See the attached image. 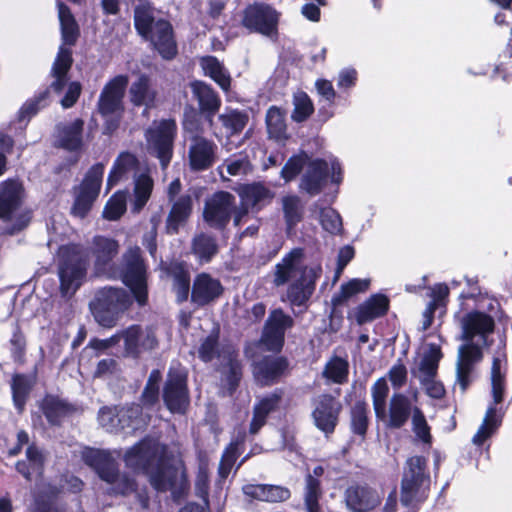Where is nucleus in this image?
<instances>
[{
	"label": "nucleus",
	"mask_w": 512,
	"mask_h": 512,
	"mask_svg": "<svg viewBox=\"0 0 512 512\" xmlns=\"http://www.w3.org/2000/svg\"><path fill=\"white\" fill-rule=\"evenodd\" d=\"M165 453L166 447L157 439L145 438L126 452L124 461L134 471L148 474L157 491H171L177 499L186 488L184 471L180 464L168 465Z\"/></svg>",
	"instance_id": "f257e3e1"
},
{
	"label": "nucleus",
	"mask_w": 512,
	"mask_h": 512,
	"mask_svg": "<svg viewBox=\"0 0 512 512\" xmlns=\"http://www.w3.org/2000/svg\"><path fill=\"white\" fill-rule=\"evenodd\" d=\"M118 250L117 241L102 236L95 237L93 255L96 272L108 278H121L130 288L139 305H144L147 302V271L140 248L130 247L124 253L121 269H117L112 263Z\"/></svg>",
	"instance_id": "f03ea898"
},
{
	"label": "nucleus",
	"mask_w": 512,
	"mask_h": 512,
	"mask_svg": "<svg viewBox=\"0 0 512 512\" xmlns=\"http://www.w3.org/2000/svg\"><path fill=\"white\" fill-rule=\"evenodd\" d=\"M460 339L464 344L458 348L456 362L457 388L463 394L472 382V373L475 365L482 359V348L488 345V337L495 328L494 315L479 310H471L464 314L460 320Z\"/></svg>",
	"instance_id": "7ed1b4c3"
},
{
	"label": "nucleus",
	"mask_w": 512,
	"mask_h": 512,
	"mask_svg": "<svg viewBox=\"0 0 512 512\" xmlns=\"http://www.w3.org/2000/svg\"><path fill=\"white\" fill-rule=\"evenodd\" d=\"M321 274L320 265H305L303 249L294 248L274 266L272 283L275 287L287 284L285 298L282 300L288 301L292 306H302L313 295L316 281Z\"/></svg>",
	"instance_id": "20e7f679"
},
{
	"label": "nucleus",
	"mask_w": 512,
	"mask_h": 512,
	"mask_svg": "<svg viewBox=\"0 0 512 512\" xmlns=\"http://www.w3.org/2000/svg\"><path fill=\"white\" fill-rule=\"evenodd\" d=\"M84 463L92 468L98 477L107 484L105 493L109 496H127L136 492V500L142 509L149 507V496L146 491H137L133 478L119 471V465L111 452L86 447L81 452Z\"/></svg>",
	"instance_id": "39448f33"
},
{
	"label": "nucleus",
	"mask_w": 512,
	"mask_h": 512,
	"mask_svg": "<svg viewBox=\"0 0 512 512\" xmlns=\"http://www.w3.org/2000/svg\"><path fill=\"white\" fill-rule=\"evenodd\" d=\"M137 32L150 41L164 59H172L177 53L171 24L160 16L159 11L145 2L134 10Z\"/></svg>",
	"instance_id": "423d86ee"
},
{
	"label": "nucleus",
	"mask_w": 512,
	"mask_h": 512,
	"mask_svg": "<svg viewBox=\"0 0 512 512\" xmlns=\"http://www.w3.org/2000/svg\"><path fill=\"white\" fill-rule=\"evenodd\" d=\"M506 371V355L503 351H499L493 357L491 368V393L493 401L489 404L483 422L472 438V442L475 445H482L501 425L503 412H501V409L497 410L496 405L503 401L506 387Z\"/></svg>",
	"instance_id": "0eeeda50"
},
{
	"label": "nucleus",
	"mask_w": 512,
	"mask_h": 512,
	"mask_svg": "<svg viewBox=\"0 0 512 512\" xmlns=\"http://www.w3.org/2000/svg\"><path fill=\"white\" fill-rule=\"evenodd\" d=\"M426 459L421 456L410 457L406 461L401 481L402 505L417 508L426 500L430 489V477L425 472Z\"/></svg>",
	"instance_id": "6e6552de"
},
{
	"label": "nucleus",
	"mask_w": 512,
	"mask_h": 512,
	"mask_svg": "<svg viewBox=\"0 0 512 512\" xmlns=\"http://www.w3.org/2000/svg\"><path fill=\"white\" fill-rule=\"evenodd\" d=\"M131 303L128 292L123 288L104 287L98 290L90 309L95 320L103 327H113L118 315Z\"/></svg>",
	"instance_id": "1a4fd4ad"
},
{
	"label": "nucleus",
	"mask_w": 512,
	"mask_h": 512,
	"mask_svg": "<svg viewBox=\"0 0 512 512\" xmlns=\"http://www.w3.org/2000/svg\"><path fill=\"white\" fill-rule=\"evenodd\" d=\"M129 78L127 75H117L103 87L98 102V112L107 119L104 133L111 134L116 130L124 106L123 98Z\"/></svg>",
	"instance_id": "9d476101"
},
{
	"label": "nucleus",
	"mask_w": 512,
	"mask_h": 512,
	"mask_svg": "<svg viewBox=\"0 0 512 512\" xmlns=\"http://www.w3.org/2000/svg\"><path fill=\"white\" fill-rule=\"evenodd\" d=\"M59 277L64 296L72 295L81 285L86 275L87 261L76 245L62 246L59 249Z\"/></svg>",
	"instance_id": "9b49d317"
},
{
	"label": "nucleus",
	"mask_w": 512,
	"mask_h": 512,
	"mask_svg": "<svg viewBox=\"0 0 512 512\" xmlns=\"http://www.w3.org/2000/svg\"><path fill=\"white\" fill-rule=\"evenodd\" d=\"M199 357L204 362L211 361L214 357L222 358L223 362V383L227 385L229 393H232L242 376L241 363L237 359V353L231 347L223 350L221 353L218 349V336L211 334L207 336L198 349Z\"/></svg>",
	"instance_id": "f8f14e48"
},
{
	"label": "nucleus",
	"mask_w": 512,
	"mask_h": 512,
	"mask_svg": "<svg viewBox=\"0 0 512 512\" xmlns=\"http://www.w3.org/2000/svg\"><path fill=\"white\" fill-rule=\"evenodd\" d=\"M176 130L175 121L166 119L153 122L145 132L147 149L159 159L162 169H166L172 159Z\"/></svg>",
	"instance_id": "ddd939ff"
},
{
	"label": "nucleus",
	"mask_w": 512,
	"mask_h": 512,
	"mask_svg": "<svg viewBox=\"0 0 512 512\" xmlns=\"http://www.w3.org/2000/svg\"><path fill=\"white\" fill-rule=\"evenodd\" d=\"M120 338L124 340L126 353L132 356H137L145 350L154 349L158 343L153 328L132 325L108 340H95L92 345L95 348H108L117 343Z\"/></svg>",
	"instance_id": "4468645a"
},
{
	"label": "nucleus",
	"mask_w": 512,
	"mask_h": 512,
	"mask_svg": "<svg viewBox=\"0 0 512 512\" xmlns=\"http://www.w3.org/2000/svg\"><path fill=\"white\" fill-rule=\"evenodd\" d=\"M104 175V165L97 163L85 174L81 184L75 188V200L72 207V214L84 218L90 211L94 201L97 199Z\"/></svg>",
	"instance_id": "2eb2a0df"
},
{
	"label": "nucleus",
	"mask_w": 512,
	"mask_h": 512,
	"mask_svg": "<svg viewBox=\"0 0 512 512\" xmlns=\"http://www.w3.org/2000/svg\"><path fill=\"white\" fill-rule=\"evenodd\" d=\"M279 14L268 4L255 2L243 11L242 25L250 32L271 37L277 31Z\"/></svg>",
	"instance_id": "dca6fc26"
},
{
	"label": "nucleus",
	"mask_w": 512,
	"mask_h": 512,
	"mask_svg": "<svg viewBox=\"0 0 512 512\" xmlns=\"http://www.w3.org/2000/svg\"><path fill=\"white\" fill-rule=\"evenodd\" d=\"M163 400L172 413H185L189 406L187 374L183 369L170 370L163 390Z\"/></svg>",
	"instance_id": "f3484780"
},
{
	"label": "nucleus",
	"mask_w": 512,
	"mask_h": 512,
	"mask_svg": "<svg viewBox=\"0 0 512 512\" xmlns=\"http://www.w3.org/2000/svg\"><path fill=\"white\" fill-rule=\"evenodd\" d=\"M233 212H237L234 195L219 191L206 200L203 217L212 228L223 229L229 223Z\"/></svg>",
	"instance_id": "a211bd4d"
},
{
	"label": "nucleus",
	"mask_w": 512,
	"mask_h": 512,
	"mask_svg": "<svg viewBox=\"0 0 512 512\" xmlns=\"http://www.w3.org/2000/svg\"><path fill=\"white\" fill-rule=\"evenodd\" d=\"M188 165L191 171L201 172L210 169L217 160V144L202 135L188 136Z\"/></svg>",
	"instance_id": "6ab92c4d"
},
{
	"label": "nucleus",
	"mask_w": 512,
	"mask_h": 512,
	"mask_svg": "<svg viewBox=\"0 0 512 512\" xmlns=\"http://www.w3.org/2000/svg\"><path fill=\"white\" fill-rule=\"evenodd\" d=\"M238 195L241 199V208L234 215V225L239 226L249 209L259 211L271 202L273 192L261 183L245 184L239 187Z\"/></svg>",
	"instance_id": "aec40b11"
},
{
	"label": "nucleus",
	"mask_w": 512,
	"mask_h": 512,
	"mask_svg": "<svg viewBox=\"0 0 512 512\" xmlns=\"http://www.w3.org/2000/svg\"><path fill=\"white\" fill-rule=\"evenodd\" d=\"M294 320L281 309L273 310L266 320L261 342L271 351H279L284 343L285 331L291 328Z\"/></svg>",
	"instance_id": "412c9836"
},
{
	"label": "nucleus",
	"mask_w": 512,
	"mask_h": 512,
	"mask_svg": "<svg viewBox=\"0 0 512 512\" xmlns=\"http://www.w3.org/2000/svg\"><path fill=\"white\" fill-rule=\"evenodd\" d=\"M223 292L224 287L218 278L209 273H199L192 283L191 303L197 307L210 305L216 302Z\"/></svg>",
	"instance_id": "4be33fe9"
},
{
	"label": "nucleus",
	"mask_w": 512,
	"mask_h": 512,
	"mask_svg": "<svg viewBox=\"0 0 512 512\" xmlns=\"http://www.w3.org/2000/svg\"><path fill=\"white\" fill-rule=\"evenodd\" d=\"M342 410V404L339 400L331 395H321L314 403L312 417L316 427L330 434L335 430L338 423V417Z\"/></svg>",
	"instance_id": "5701e85b"
},
{
	"label": "nucleus",
	"mask_w": 512,
	"mask_h": 512,
	"mask_svg": "<svg viewBox=\"0 0 512 512\" xmlns=\"http://www.w3.org/2000/svg\"><path fill=\"white\" fill-rule=\"evenodd\" d=\"M382 495L367 485H351L344 492L346 507L352 512H367L376 508Z\"/></svg>",
	"instance_id": "b1692460"
},
{
	"label": "nucleus",
	"mask_w": 512,
	"mask_h": 512,
	"mask_svg": "<svg viewBox=\"0 0 512 512\" xmlns=\"http://www.w3.org/2000/svg\"><path fill=\"white\" fill-rule=\"evenodd\" d=\"M288 369V362L279 356H266L254 362L253 376L261 386L277 382Z\"/></svg>",
	"instance_id": "393cba45"
},
{
	"label": "nucleus",
	"mask_w": 512,
	"mask_h": 512,
	"mask_svg": "<svg viewBox=\"0 0 512 512\" xmlns=\"http://www.w3.org/2000/svg\"><path fill=\"white\" fill-rule=\"evenodd\" d=\"M414 408L407 396L397 393L391 397L388 411L385 407V417L376 418L389 428L399 429L405 425L411 414L413 415Z\"/></svg>",
	"instance_id": "a878e982"
},
{
	"label": "nucleus",
	"mask_w": 512,
	"mask_h": 512,
	"mask_svg": "<svg viewBox=\"0 0 512 512\" xmlns=\"http://www.w3.org/2000/svg\"><path fill=\"white\" fill-rule=\"evenodd\" d=\"M327 175V161L321 159L311 160L301 177L299 188L310 196H315L322 191L326 183Z\"/></svg>",
	"instance_id": "bb28decb"
},
{
	"label": "nucleus",
	"mask_w": 512,
	"mask_h": 512,
	"mask_svg": "<svg viewBox=\"0 0 512 512\" xmlns=\"http://www.w3.org/2000/svg\"><path fill=\"white\" fill-rule=\"evenodd\" d=\"M144 171L135 155L129 152L121 153L115 160L107 179L108 188L122 180L135 179Z\"/></svg>",
	"instance_id": "cd10ccee"
},
{
	"label": "nucleus",
	"mask_w": 512,
	"mask_h": 512,
	"mask_svg": "<svg viewBox=\"0 0 512 512\" xmlns=\"http://www.w3.org/2000/svg\"><path fill=\"white\" fill-rule=\"evenodd\" d=\"M157 91L153 87L151 79L141 74L129 88V98L134 106L145 107V110L155 106Z\"/></svg>",
	"instance_id": "c85d7f7f"
},
{
	"label": "nucleus",
	"mask_w": 512,
	"mask_h": 512,
	"mask_svg": "<svg viewBox=\"0 0 512 512\" xmlns=\"http://www.w3.org/2000/svg\"><path fill=\"white\" fill-rule=\"evenodd\" d=\"M193 199L189 194H184L175 199L166 219V231L169 234L178 233L185 225L192 213Z\"/></svg>",
	"instance_id": "c756f323"
},
{
	"label": "nucleus",
	"mask_w": 512,
	"mask_h": 512,
	"mask_svg": "<svg viewBox=\"0 0 512 512\" xmlns=\"http://www.w3.org/2000/svg\"><path fill=\"white\" fill-rule=\"evenodd\" d=\"M242 490L250 498L270 503L284 502L291 496L288 488L279 485L247 484Z\"/></svg>",
	"instance_id": "7c9ffc66"
},
{
	"label": "nucleus",
	"mask_w": 512,
	"mask_h": 512,
	"mask_svg": "<svg viewBox=\"0 0 512 512\" xmlns=\"http://www.w3.org/2000/svg\"><path fill=\"white\" fill-rule=\"evenodd\" d=\"M389 307V300L384 295H372L365 302L355 308L353 317L359 325L371 322L383 316Z\"/></svg>",
	"instance_id": "2f4dec72"
},
{
	"label": "nucleus",
	"mask_w": 512,
	"mask_h": 512,
	"mask_svg": "<svg viewBox=\"0 0 512 512\" xmlns=\"http://www.w3.org/2000/svg\"><path fill=\"white\" fill-rule=\"evenodd\" d=\"M193 97L198 101L200 110L207 113V118L212 123L213 115L221 106V99L216 91L202 81H194L190 85Z\"/></svg>",
	"instance_id": "473e14b6"
},
{
	"label": "nucleus",
	"mask_w": 512,
	"mask_h": 512,
	"mask_svg": "<svg viewBox=\"0 0 512 512\" xmlns=\"http://www.w3.org/2000/svg\"><path fill=\"white\" fill-rule=\"evenodd\" d=\"M72 65V52L70 48L60 46L57 57L52 67V76L54 80L50 85L56 93L63 91L67 83V73Z\"/></svg>",
	"instance_id": "72a5a7b5"
},
{
	"label": "nucleus",
	"mask_w": 512,
	"mask_h": 512,
	"mask_svg": "<svg viewBox=\"0 0 512 512\" xmlns=\"http://www.w3.org/2000/svg\"><path fill=\"white\" fill-rule=\"evenodd\" d=\"M45 456L43 452L35 445L28 446L26 450V459L16 463V470L27 480L32 477L41 476L44 469Z\"/></svg>",
	"instance_id": "f704fd0d"
},
{
	"label": "nucleus",
	"mask_w": 512,
	"mask_h": 512,
	"mask_svg": "<svg viewBox=\"0 0 512 512\" xmlns=\"http://www.w3.org/2000/svg\"><path fill=\"white\" fill-rule=\"evenodd\" d=\"M21 187L16 181L5 182L0 187V219H11L20 205Z\"/></svg>",
	"instance_id": "c9c22d12"
},
{
	"label": "nucleus",
	"mask_w": 512,
	"mask_h": 512,
	"mask_svg": "<svg viewBox=\"0 0 512 512\" xmlns=\"http://www.w3.org/2000/svg\"><path fill=\"white\" fill-rule=\"evenodd\" d=\"M281 398L282 393L277 390L260 399L254 407V415L250 424L251 434H256L266 423L268 414L278 408Z\"/></svg>",
	"instance_id": "e433bc0d"
},
{
	"label": "nucleus",
	"mask_w": 512,
	"mask_h": 512,
	"mask_svg": "<svg viewBox=\"0 0 512 512\" xmlns=\"http://www.w3.org/2000/svg\"><path fill=\"white\" fill-rule=\"evenodd\" d=\"M466 283L470 287L471 291L468 293H461L460 298L462 300L466 299H474L475 300V308L473 310L483 311L486 314L493 315L499 310V302L488 296L487 294L483 295L479 288L476 287L478 280L477 278H468L466 277Z\"/></svg>",
	"instance_id": "4c0bfd02"
},
{
	"label": "nucleus",
	"mask_w": 512,
	"mask_h": 512,
	"mask_svg": "<svg viewBox=\"0 0 512 512\" xmlns=\"http://www.w3.org/2000/svg\"><path fill=\"white\" fill-rule=\"evenodd\" d=\"M84 122L76 119L71 123L58 127L59 145L66 150L76 151L82 146V131Z\"/></svg>",
	"instance_id": "58836bf2"
},
{
	"label": "nucleus",
	"mask_w": 512,
	"mask_h": 512,
	"mask_svg": "<svg viewBox=\"0 0 512 512\" xmlns=\"http://www.w3.org/2000/svg\"><path fill=\"white\" fill-rule=\"evenodd\" d=\"M200 65L206 76L213 79L224 91H228L231 85V77L228 70L214 56L201 58Z\"/></svg>",
	"instance_id": "ea45409f"
},
{
	"label": "nucleus",
	"mask_w": 512,
	"mask_h": 512,
	"mask_svg": "<svg viewBox=\"0 0 512 512\" xmlns=\"http://www.w3.org/2000/svg\"><path fill=\"white\" fill-rule=\"evenodd\" d=\"M324 469L322 466H316L313 469V475L306 477L305 487V508L307 512H320L319 498L321 496L320 482L317 477L322 476Z\"/></svg>",
	"instance_id": "a19ab883"
},
{
	"label": "nucleus",
	"mask_w": 512,
	"mask_h": 512,
	"mask_svg": "<svg viewBox=\"0 0 512 512\" xmlns=\"http://www.w3.org/2000/svg\"><path fill=\"white\" fill-rule=\"evenodd\" d=\"M57 6L63 44L72 46L79 36L78 25L70 9L64 3L58 1Z\"/></svg>",
	"instance_id": "79ce46f5"
},
{
	"label": "nucleus",
	"mask_w": 512,
	"mask_h": 512,
	"mask_svg": "<svg viewBox=\"0 0 512 512\" xmlns=\"http://www.w3.org/2000/svg\"><path fill=\"white\" fill-rule=\"evenodd\" d=\"M134 181V191H133V203L132 209L134 212H139L146 205L148 200L150 199L152 190H153V180L149 175L148 171L144 170L141 174H139Z\"/></svg>",
	"instance_id": "37998d69"
},
{
	"label": "nucleus",
	"mask_w": 512,
	"mask_h": 512,
	"mask_svg": "<svg viewBox=\"0 0 512 512\" xmlns=\"http://www.w3.org/2000/svg\"><path fill=\"white\" fill-rule=\"evenodd\" d=\"M122 429L131 428L133 430L141 429L147 425L150 419V413L141 404H132L120 410Z\"/></svg>",
	"instance_id": "c03bdc74"
},
{
	"label": "nucleus",
	"mask_w": 512,
	"mask_h": 512,
	"mask_svg": "<svg viewBox=\"0 0 512 512\" xmlns=\"http://www.w3.org/2000/svg\"><path fill=\"white\" fill-rule=\"evenodd\" d=\"M368 406L365 402H356L350 411V428L353 434L365 438L368 425Z\"/></svg>",
	"instance_id": "a18cd8bd"
},
{
	"label": "nucleus",
	"mask_w": 512,
	"mask_h": 512,
	"mask_svg": "<svg viewBox=\"0 0 512 512\" xmlns=\"http://www.w3.org/2000/svg\"><path fill=\"white\" fill-rule=\"evenodd\" d=\"M173 277V291L177 302L182 303L191 296L189 272L180 264L174 265L171 270Z\"/></svg>",
	"instance_id": "49530a36"
},
{
	"label": "nucleus",
	"mask_w": 512,
	"mask_h": 512,
	"mask_svg": "<svg viewBox=\"0 0 512 512\" xmlns=\"http://www.w3.org/2000/svg\"><path fill=\"white\" fill-rule=\"evenodd\" d=\"M441 357L442 353L439 346L430 344L428 350L424 352L419 364V379L435 377Z\"/></svg>",
	"instance_id": "de8ad7c7"
},
{
	"label": "nucleus",
	"mask_w": 512,
	"mask_h": 512,
	"mask_svg": "<svg viewBox=\"0 0 512 512\" xmlns=\"http://www.w3.org/2000/svg\"><path fill=\"white\" fill-rule=\"evenodd\" d=\"M369 286L370 279H351L347 283L341 285L339 292L334 294L332 303L335 306L341 305L354 295L367 291Z\"/></svg>",
	"instance_id": "09e8293b"
},
{
	"label": "nucleus",
	"mask_w": 512,
	"mask_h": 512,
	"mask_svg": "<svg viewBox=\"0 0 512 512\" xmlns=\"http://www.w3.org/2000/svg\"><path fill=\"white\" fill-rule=\"evenodd\" d=\"M284 218L288 229L295 227L302 219L303 207L296 195H287L282 198Z\"/></svg>",
	"instance_id": "8fccbe9b"
},
{
	"label": "nucleus",
	"mask_w": 512,
	"mask_h": 512,
	"mask_svg": "<svg viewBox=\"0 0 512 512\" xmlns=\"http://www.w3.org/2000/svg\"><path fill=\"white\" fill-rule=\"evenodd\" d=\"M41 409L48 422L52 425L60 423L68 413V407L58 398L47 396L41 403Z\"/></svg>",
	"instance_id": "3c124183"
},
{
	"label": "nucleus",
	"mask_w": 512,
	"mask_h": 512,
	"mask_svg": "<svg viewBox=\"0 0 512 512\" xmlns=\"http://www.w3.org/2000/svg\"><path fill=\"white\" fill-rule=\"evenodd\" d=\"M218 246L213 237L200 234L193 240V252L202 263L209 262L216 255Z\"/></svg>",
	"instance_id": "603ef678"
},
{
	"label": "nucleus",
	"mask_w": 512,
	"mask_h": 512,
	"mask_svg": "<svg viewBox=\"0 0 512 512\" xmlns=\"http://www.w3.org/2000/svg\"><path fill=\"white\" fill-rule=\"evenodd\" d=\"M266 124L271 138L281 140L285 137L286 124L284 114L279 108L272 106L268 109L266 114Z\"/></svg>",
	"instance_id": "864d4df0"
},
{
	"label": "nucleus",
	"mask_w": 512,
	"mask_h": 512,
	"mask_svg": "<svg viewBox=\"0 0 512 512\" xmlns=\"http://www.w3.org/2000/svg\"><path fill=\"white\" fill-rule=\"evenodd\" d=\"M219 120L229 135L240 133L248 122V115L238 110H230L219 115Z\"/></svg>",
	"instance_id": "5fc2aeb1"
},
{
	"label": "nucleus",
	"mask_w": 512,
	"mask_h": 512,
	"mask_svg": "<svg viewBox=\"0 0 512 512\" xmlns=\"http://www.w3.org/2000/svg\"><path fill=\"white\" fill-rule=\"evenodd\" d=\"M126 201V192H116L106 203L103 210V217L110 221L118 220L126 211Z\"/></svg>",
	"instance_id": "6e6d98bb"
},
{
	"label": "nucleus",
	"mask_w": 512,
	"mask_h": 512,
	"mask_svg": "<svg viewBox=\"0 0 512 512\" xmlns=\"http://www.w3.org/2000/svg\"><path fill=\"white\" fill-rule=\"evenodd\" d=\"M371 393L376 417H385L386 399L389 393L386 379H378L372 386Z\"/></svg>",
	"instance_id": "4d7b16f0"
},
{
	"label": "nucleus",
	"mask_w": 512,
	"mask_h": 512,
	"mask_svg": "<svg viewBox=\"0 0 512 512\" xmlns=\"http://www.w3.org/2000/svg\"><path fill=\"white\" fill-rule=\"evenodd\" d=\"M319 220L322 228L330 234L336 235L343 230L341 216L333 208H319Z\"/></svg>",
	"instance_id": "13d9d810"
},
{
	"label": "nucleus",
	"mask_w": 512,
	"mask_h": 512,
	"mask_svg": "<svg viewBox=\"0 0 512 512\" xmlns=\"http://www.w3.org/2000/svg\"><path fill=\"white\" fill-rule=\"evenodd\" d=\"M294 111L292 119L296 122L305 121L314 111L313 103L305 92H297L293 97Z\"/></svg>",
	"instance_id": "bf43d9fd"
},
{
	"label": "nucleus",
	"mask_w": 512,
	"mask_h": 512,
	"mask_svg": "<svg viewBox=\"0 0 512 512\" xmlns=\"http://www.w3.org/2000/svg\"><path fill=\"white\" fill-rule=\"evenodd\" d=\"M239 442L235 441L225 449L219 463L218 474L220 480H225L230 474L236 459L239 456Z\"/></svg>",
	"instance_id": "052dcab7"
},
{
	"label": "nucleus",
	"mask_w": 512,
	"mask_h": 512,
	"mask_svg": "<svg viewBox=\"0 0 512 512\" xmlns=\"http://www.w3.org/2000/svg\"><path fill=\"white\" fill-rule=\"evenodd\" d=\"M309 161V156L304 152L292 156L282 168L281 177L286 182L293 180Z\"/></svg>",
	"instance_id": "680f3d73"
},
{
	"label": "nucleus",
	"mask_w": 512,
	"mask_h": 512,
	"mask_svg": "<svg viewBox=\"0 0 512 512\" xmlns=\"http://www.w3.org/2000/svg\"><path fill=\"white\" fill-rule=\"evenodd\" d=\"M11 388L14 404L19 411H22L30 389L29 381L23 375H16L13 377Z\"/></svg>",
	"instance_id": "e2e57ef3"
},
{
	"label": "nucleus",
	"mask_w": 512,
	"mask_h": 512,
	"mask_svg": "<svg viewBox=\"0 0 512 512\" xmlns=\"http://www.w3.org/2000/svg\"><path fill=\"white\" fill-rule=\"evenodd\" d=\"M49 91L45 90L37 95L35 98L28 100L21 107L18 117L20 121L29 120L34 116L40 109L44 108L47 104Z\"/></svg>",
	"instance_id": "0e129e2a"
},
{
	"label": "nucleus",
	"mask_w": 512,
	"mask_h": 512,
	"mask_svg": "<svg viewBox=\"0 0 512 512\" xmlns=\"http://www.w3.org/2000/svg\"><path fill=\"white\" fill-rule=\"evenodd\" d=\"M121 412L115 411L113 408L103 407L98 413L99 424L107 431L114 432L122 429Z\"/></svg>",
	"instance_id": "69168bd1"
},
{
	"label": "nucleus",
	"mask_w": 512,
	"mask_h": 512,
	"mask_svg": "<svg viewBox=\"0 0 512 512\" xmlns=\"http://www.w3.org/2000/svg\"><path fill=\"white\" fill-rule=\"evenodd\" d=\"M324 374L333 382L341 384L347 379L348 364L346 361L336 358L327 364Z\"/></svg>",
	"instance_id": "338daca9"
},
{
	"label": "nucleus",
	"mask_w": 512,
	"mask_h": 512,
	"mask_svg": "<svg viewBox=\"0 0 512 512\" xmlns=\"http://www.w3.org/2000/svg\"><path fill=\"white\" fill-rule=\"evenodd\" d=\"M413 431L418 439L424 443L431 442L430 428L422 411L415 407L412 415Z\"/></svg>",
	"instance_id": "774afa93"
}]
</instances>
